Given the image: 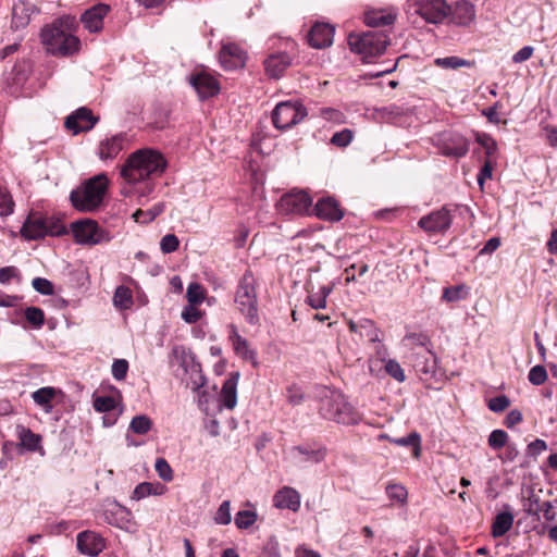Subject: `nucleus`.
I'll use <instances>...</instances> for the list:
<instances>
[{"instance_id": "nucleus-48", "label": "nucleus", "mask_w": 557, "mask_h": 557, "mask_svg": "<svg viewBox=\"0 0 557 557\" xmlns=\"http://www.w3.org/2000/svg\"><path fill=\"white\" fill-rule=\"evenodd\" d=\"M214 521H215V523L222 524V525H226V524L231 523L232 516H231L230 500L222 502V504L220 505V507L218 508V510L215 512Z\"/></svg>"}, {"instance_id": "nucleus-37", "label": "nucleus", "mask_w": 557, "mask_h": 557, "mask_svg": "<svg viewBox=\"0 0 557 557\" xmlns=\"http://www.w3.org/2000/svg\"><path fill=\"white\" fill-rule=\"evenodd\" d=\"M475 141L484 149L486 159L491 161H496L497 157V143L496 140L486 133H476Z\"/></svg>"}, {"instance_id": "nucleus-24", "label": "nucleus", "mask_w": 557, "mask_h": 557, "mask_svg": "<svg viewBox=\"0 0 557 557\" xmlns=\"http://www.w3.org/2000/svg\"><path fill=\"white\" fill-rule=\"evenodd\" d=\"M396 16L393 8L369 9L364 12V23L370 27L391 26L395 23Z\"/></svg>"}, {"instance_id": "nucleus-50", "label": "nucleus", "mask_w": 557, "mask_h": 557, "mask_svg": "<svg viewBox=\"0 0 557 557\" xmlns=\"http://www.w3.org/2000/svg\"><path fill=\"white\" fill-rule=\"evenodd\" d=\"M508 434L503 430H494L488 436V445L493 449H500L506 446Z\"/></svg>"}, {"instance_id": "nucleus-7", "label": "nucleus", "mask_w": 557, "mask_h": 557, "mask_svg": "<svg viewBox=\"0 0 557 557\" xmlns=\"http://www.w3.org/2000/svg\"><path fill=\"white\" fill-rule=\"evenodd\" d=\"M433 144L445 157L460 159L465 157L470 148L469 140L462 135L454 132H443L432 138Z\"/></svg>"}, {"instance_id": "nucleus-42", "label": "nucleus", "mask_w": 557, "mask_h": 557, "mask_svg": "<svg viewBox=\"0 0 557 557\" xmlns=\"http://www.w3.org/2000/svg\"><path fill=\"white\" fill-rule=\"evenodd\" d=\"M434 63L443 69L447 70H456L462 66H470L471 62L465 59H461L459 57H445V58H437L434 60Z\"/></svg>"}, {"instance_id": "nucleus-57", "label": "nucleus", "mask_w": 557, "mask_h": 557, "mask_svg": "<svg viewBox=\"0 0 557 557\" xmlns=\"http://www.w3.org/2000/svg\"><path fill=\"white\" fill-rule=\"evenodd\" d=\"M154 468H156L158 475L163 481L169 482L173 479V471L165 459H163V458L157 459Z\"/></svg>"}, {"instance_id": "nucleus-30", "label": "nucleus", "mask_w": 557, "mask_h": 557, "mask_svg": "<svg viewBox=\"0 0 557 557\" xmlns=\"http://www.w3.org/2000/svg\"><path fill=\"white\" fill-rule=\"evenodd\" d=\"M230 341L232 342L237 356L252 362L253 366L258 364L256 360V351L250 348L248 341L242 337L235 329H233V332L230 335Z\"/></svg>"}, {"instance_id": "nucleus-62", "label": "nucleus", "mask_w": 557, "mask_h": 557, "mask_svg": "<svg viewBox=\"0 0 557 557\" xmlns=\"http://www.w3.org/2000/svg\"><path fill=\"white\" fill-rule=\"evenodd\" d=\"M385 370L398 382H403L405 380L404 371L397 361L388 360L385 364Z\"/></svg>"}, {"instance_id": "nucleus-56", "label": "nucleus", "mask_w": 557, "mask_h": 557, "mask_svg": "<svg viewBox=\"0 0 557 557\" xmlns=\"http://www.w3.org/2000/svg\"><path fill=\"white\" fill-rule=\"evenodd\" d=\"M386 493L392 500L404 503L407 498V491L403 485L389 484L386 487Z\"/></svg>"}, {"instance_id": "nucleus-63", "label": "nucleus", "mask_w": 557, "mask_h": 557, "mask_svg": "<svg viewBox=\"0 0 557 557\" xmlns=\"http://www.w3.org/2000/svg\"><path fill=\"white\" fill-rule=\"evenodd\" d=\"M321 115L326 121L334 122V123H343L345 120L344 114L341 111L333 109V108L321 109Z\"/></svg>"}, {"instance_id": "nucleus-61", "label": "nucleus", "mask_w": 557, "mask_h": 557, "mask_svg": "<svg viewBox=\"0 0 557 557\" xmlns=\"http://www.w3.org/2000/svg\"><path fill=\"white\" fill-rule=\"evenodd\" d=\"M496 161L485 160L476 177L478 184L483 188L484 182L492 177Z\"/></svg>"}, {"instance_id": "nucleus-22", "label": "nucleus", "mask_w": 557, "mask_h": 557, "mask_svg": "<svg viewBox=\"0 0 557 557\" xmlns=\"http://www.w3.org/2000/svg\"><path fill=\"white\" fill-rule=\"evenodd\" d=\"M220 62L225 70L243 67L245 65V53L235 44H227L220 50Z\"/></svg>"}, {"instance_id": "nucleus-9", "label": "nucleus", "mask_w": 557, "mask_h": 557, "mask_svg": "<svg viewBox=\"0 0 557 557\" xmlns=\"http://www.w3.org/2000/svg\"><path fill=\"white\" fill-rule=\"evenodd\" d=\"M72 233L76 243L82 245H97L111 240L110 233L101 228L92 220H82L72 223Z\"/></svg>"}, {"instance_id": "nucleus-13", "label": "nucleus", "mask_w": 557, "mask_h": 557, "mask_svg": "<svg viewBox=\"0 0 557 557\" xmlns=\"http://www.w3.org/2000/svg\"><path fill=\"white\" fill-rule=\"evenodd\" d=\"M449 5L445 0H420V17L438 24L448 17Z\"/></svg>"}, {"instance_id": "nucleus-38", "label": "nucleus", "mask_w": 557, "mask_h": 557, "mask_svg": "<svg viewBox=\"0 0 557 557\" xmlns=\"http://www.w3.org/2000/svg\"><path fill=\"white\" fill-rule=\"evenodd\" d=\"M164 210V205L159 202L149 210L138 209L133 213V218L137 223H149L160 215Z\"/></svg>"}, {"instance_id": "nucleus-17", "label": "nucleus", "mask_w": 557, "mask_h": 557, "mask_svg": "<svg viewBox=\"0 0 557 557\" xmlns=\"http://www.w3.org/2000/svg\"><path fill=\"white\" fill-rule=\"evenodd\" d=\"M190 85L201 99L211 98L220 91L218 81L212 75L205 72L191 75Z\"/></svg>"}, {"instance_id": "nucleus-64", "label": "nucleus", "mask_w": 557, "mask_h": 557, "mask_svg": "<svg viewBox=\"0 0 557 557\" xmlns=\"http://www.w3.org/2000/svg\"><path fill=\"white\" fill-rule=\"evenodd\" d=\"M260 557H281L280 547H278L277 541L270 540L265 544V546H264Z\"/></svg>"}, {"instance_id": "nucleus-1", "label": "nucleus", "mask_w": 557, "mask_h": 557, "mask_svg": "<svg viewBox=\"0 0 557 557\" xmlns=\"http://www.w3.org/2000/svg\"><path fill=\"white\" fill-rule=\"evenodd\" d=\"M75 25V17L62 16L42 28L40 37L47 51L59 57H66L77 52L81 41L73 34Z\"/></svg>"}, {"instance_id": "nucleus-25", "label": "nucleus", "mask_w": 557, "mask_h": 557, "mask_svg": "<svg viewBox=\"0 0 557 557\" xmlns=\"http://www.w3.org/2000/svg\"><path fill=\"white\" fill-rule=\"evenodd\" d=\"M292 58L285 52H277L269 55L264 60L265 73L271 78H280L290 66Z\"/></svg>"}, {"instance_id": "nucleus-16", "label": "nucleus", "mask_w": 557, "mask_h": 557, "mask_svg": "<svg viewBox=\"0 0 557 557\" xmlns=\"http://www.w3.org/2000/svg\"><path fill=\"white\" fill-rule=\"evenodd\" d=\"M448 17L457 26H469L475 20V8L468 0H459L449 7Z\"/></svg>"}, {"instance_id": "nucleus-41", "label": "nucleus", "mask_w": 557, "mask_h": 557, "mask_svg": "<svg viewBox=\"0 0 557 557\" xmlns=\"http://www.w3.org/2000/svg\"><path fill=\"white\" fill-rule=\"evenodd\" d=\"M18 436L22 445L28 450H36L41 441L40 435L33 433L29 429L21 428Z\"/></svg>"}, {"instance_id": "nucleus-29", "label": "nucleus", "mask_w": 557, "mask_h": 557, "mask_svg": "<svg viewBox=\"0 0 557 557\" xmlns=\"http://www.w3.org/2000/svg\"><path fill=\"white\" fill-rule=\"evenodd\" d=\"M308 292V302L313 309H322L326 306V298L332 292L333 287L331 285L324 284H314L310 282L307 286Z\"/></svg>"}, {"instance_id": "nucleus-52", "label": "nucleus", "mask_w": 557, "mask_h": 557, "mask_svg": "<svg viewBox=\"0 0 557 557\" xmlns=\"http://www.w3.org/2000/svg\"><path fill=\"white\" fill-rule=\"evenodd\" d=\"M94 408L98 412H108L115 408V400L110 396H98L94 399Z\"/></svg>"}, {"instance_id": "nucleus-21", "label": "nucleus", "mask_w": 557, "mask_h": 557, "mask_svg": "<svg viewBox=\"0 0 557 557\" xmlns=\"http://www.w3.org/2000/svg\"><path fill=\"white\" fill-rule=\"evenodd\" d=\"M333 36L334 28L331 25L317 23L308 34V42L313 48L322 49L332 45Z\"/></svg>"}, {"instance_id": "nucleus-23", "label": "nucleus", "mask_w": 557, "mask_h": 557, "mask_svg": "<svg viewBox=\"0 0 557 557\" xmlns=\"http://www.w3.org/2000/svg\"><path fill=\"white\" fill-rule=\"evenodd\" d=\"M313 210L319 219L331 222L339 221L344 216V212L338 202L332 197L321 198Z\"/></svg>"}, {"instance_id": "nucleus-53", "label": "nucleus", "mask_w": 557, "mask_h": 557, "mask_svg": "<svg viewBox=\"0 0 557 557\" xmlns=\"http://www.w3.org/2000/svg\"><path fill=\"white\" fill-rule=\"evenodd\" d=\"M26 320L36 327H40L44 324L45 315L41 309L37 307H28L25 310Z\"/></svg>"}, {"instance_id": "nucleus-39", "label": "nucleus", "mask_w": 557, "mask_h": 557, "mask_svg": "<svg viewBox=\"0 0 557 557\" xmlns=\"http://www.w3.org/2000/svg\"><path fill=\"white\" fill-rule=\"evenodd\" d=\"M163 487L161 485L156 486L150 482H143L138 484L132 494V499L140 500L149 495L162 494Z\"/></svg>"}, {"instance_id": "nucleus-14", "label": "nucleus", "mask_w": 557, "mask_h": 557, "mask_svg": "<svg viewBox=\"0 0 557 557\" xmlns=\"http://www.w3.org/2000/svg\"><path fill=\"white\" fill-rule=\"evenodd\" d=\"M451 224V216L446 208L433 211L420 219V228L428 233H444Z\"/></svg>"}, {"instance_id": "nucleus-43", "label": "nucleus", "mask_w": 557, "mask_h": 557, "mask_svg": "<svg viewBox=\"0 0 557 557\" xmlns=\"http://www.w3.org/2000/svg\"><path fill=\"white\" fill-rule=\"evenodd\" d=\"M152 422L146 414H139L132 419L129 429L139 435L148 433L151 429Z\"/></svg>"}, {"instance_id": "nucleus-46", "label": "nucleus", "mask_w": 557, "mask_h": 557, "mask_svg": "<svg viewBox=\"0 0 557 557\" xmlns=\"http://www.w3.org/2000/svg\"><path fill=\"white\" fill-rule=\"evenodd\" d=\"M186 298L189 305H200L205 299V289L197 282H193L186 292Z\"/></svg>"}, {"instance_id": "nucleus-47", "label": "nucleus", "mask_w": 557, "mask_h": 557, "mask_svg": "<svg viewBox=\"0 0 557 557\" xmlns=\"http://www.w3.org/2000/svg\"><path fill=\"white\" fill-rule=\"evenodd\" d=\"M354 135V131L344 128L333 134L331 144L339 148H345L352 141Z\"/></svg>"}, {"instance_id": "nucleus-18", "label": "nucleus", "mask_w": 557, "mask_h": 557, "mask_svg": "<svg viewBox=\"0 0 557 557\" xmlns=\"http://www.w3.org/2000/svg\"><path fill=\"white\" fill-rule=\"evenodd\" d=\"M109 11L110 7L108 4L98 3L82 14L81 22L90 33H97L102 29L103 18Z\"/></svg>"}, {"instance_id": "nucleus-33", "label": "nucleus", "mask_w": 557, "mask_h": 557, "mask_svg": "<svg viewBox=\"0 0 557 557\" xmlns=\"http://www.w3.org/2000/svg\"><path fill=\"white\" fill-rule=\"evenodd\" d=\"M426 339L425 336L420 334V347H423V350H420V358H423V367L420 371L425 375H433L437 369V359L435 354L430 349L429 345L424 342Z\"/></svg>"}, {"instance_id": "nucleus-19", "label": "nucleus", "mask_w": 557, "mask_h": 557, "mask_svg": "<svg viewBox=\"0 0 557 557\" xmlns=\"http://www.w3.org/2000/svg\"><path fill=\"white\" fill-rule=\"evenodd\" d=\"M104 547V540L92 531H83L77 535V548L82 554L97 556Z\"/></svg>"}, {"instance_id": "nucleus-32", "label": "nucleus", "mask_w": 557, "mask_h": 557, "mask_svg": "<svg viewBox=\"0 0 557 557\" xmlns=\"http://www.w3.org/2000/svg\"><path fill=\"white\" fill-rule=\"evenodd\" d=\"M513 524V515L509 511H503L495 516L492 528L491 535L494 539H498L504 536Z\"/></svg>"}, {"instance_id": "nucleus-51", "label": "nucleus", "mask_w": 557, "mask_h": 557, "mask_svg": "<svg viewBox=\"0 0 557 557\" xmlns=\"http://www.w3.org/2000/svg\"><path fill=\"white\" fill-rule=\"evenodd\" d=\"M14 202L10 193L0 188V215L7 216L13 212Z\"/></svg>"}, {"instance_id": "nucleus-20", "label": "nucleus", "mask_w": 557, "mask_h": 557, "mask_svg": "<svg viewBox=\"0 0 557 557\" xmlns=\"http://www.w3.org/2000/svg\"><path fill=\"white\" fill-rule=\"evenodd\" d=\"M36 12L38 10L30 1H16L12 8V28L15 30L25 28L29 24L32 15Z\"/></svg>"}, {"instance_id": "nucleus-10", "label": "nucleus", "mask_w": 557, "mask_h": 557, "mask_svg": "<svg viewBox=\"0 0 557 557\" xmlns=\"http://www.w3.org/2000/svg\"><path fill=\"white\" fill-rule=\"evenodd\" d=\"M173 360L178 363L185 371L190 370L193 377L191 389L197 392L203 386L205 377L201 374L199 364L195 363L194 356L190 350L184 346H175L172 350Z\"/></svg>"}, {"instance_id": "nucleus-60", "label": "nucleus", "mask_w": 557, "mask_h": 557, "mask_svg": "<svg viewBox=\"0 0 557 557\" xmlns=\"http://www.w3.org/2000/svg\"><path fill=\"white\" fill-rule=\"evenodd\" d=\"M128 370V362L125 359H116L112 364V375L115 380H124Z\"/></svg>"}, {"instance_id": "nucleus-58", "label": "nucleus", "mask_w": 557, "mask_h": 557, "mask_svg": "<svg viewBox=\"0 0 557 557\" xmlns=\"http://www.w3.org/2000/svg\"><path fill=\"white\" fill-rule=\"evenodd\" d=\"M182 319L187 323H196L201 319V311L197 309V305H189L182 311Z\"/></svg>"}, {"instance_id": "nucleus-54", "label": "nucleus", "mask_w": 557, "mask_h": 557, "mask_svg": "<svg viewBox=\"0 0 557 557\" xmlns=\"http://www.w3.org/2000/svg\"><path fill=\"white\" fill-rule=\"evenodd\" d=\"M180 245V240L174 234H166L161 238L160 248L163 253L174 252Z\"/></svg>"}, {"instance_id": "nucleus-15", "label": "nucleus", "mask_w": 557, "mask_h": 557, "mask_svg": "<svg viewBox=\"0 0 557 557\" xmlns=\"http://www.w3.org/2000/svg\"><path fill=\"white\" fill-rule=\"evenodd\" d=\"M21 234L28 240H36L47 235L46 218L44 213L33 211L25 220Z\"/></svg>"}, {"instance_id": "nucleus-59", "label": "nucleus", "mask_w": 557, "mask_h": 557, "mask_svg": "<svg viewBox=\"0 0 557 557\" xmlns=\"http://www.w3.org/2000/svg\"><path fill=\"white\" fill-rule=\"evenodd\" d=\"M542 502H540V498L532 494L523 504L524 511L528 515L535 516L536 520L540 519V505Z\"/></svg>"}, {"instance_id": "nucleus-55", "label": "nucleus", "mask_w": 557, "mask_h": 557, "mask_svg": "<svg viewBox=\"0 0 557 557\" xmlns=\"http://www.w3.org/2000/svg\"><path fill=\"white\" fill-rule=\"evenodd\" d=\"M510 406V400L506 395H499L488 400L487 407L493 412H503Z\"/></svg>"}, {"instance_id": "nucleus-44", "label": "nucleus", "mask_w": 557, "mask_h": 557, "mask_svg": "<svg viewBox=\"0 0 557 557\" xmlns=\"http://www.w3.org/2000/svg\"><path fill=\"white\" fill-rule=\"evenodd\" d=\"M46 218V228L47 235L50 236H61L66 234V230L62 224V221L59 216L45 214Z\"/></svg>"}, {"instance_id": "nucleus-4", "label": "nucleus", "mask_w": 557, "mask_h": 557, "mask_svg": "<svg viewBox=\"0 0 557 557\" xmlns=\"http://www.w3.org/2000/svg\"><path fill=\"white\" fill-rule=\"evenodd\" d=\"M108 184L109 181L104 173L89 178L82 188L71 193L70 200L73 207L83 212L96 210L103 200Z\"/></svg>"}, {"instance_id": "nucleus-31", "label": "nucleus", "mask_w": 557, "mask_h": 557, "mask_svg": "<svg viewBox=\"0 0 557 557\" xmlns=\"http://www.w3.org/2000/svg\"><path fill=\"white\" fill-rule=\"evenodd\" d=\"M349 330L358 333L361 337H366L371 342L379 341V330L375 327L373 321L369 319H361L358 321L350 320Z\"/></svg>"}, {"instance_id": "nucleus-11", "label": "nucleus", "mask_w": 557, "mask_h": 557, "mask_svg": "<svg viewBox=\"0 0 557 557\" xmlns=\"http://www.w3.org/2000/svg\"><path fill=\"white\" fill-rule=\"evenodd\" d=\"M312 199L304 191H293L284 195L280 202L278 208L286 214H304L311 207Z\"/></svg>"}, {"instance_id": "nucleus-27", "label": "nucleus", "mask_w": 557, "mask_h": 557, "mask_svg": "<svg viewBox=\"0 0 557 557\" xmlns=\"http://www.w3.org/2000/svg\"><path fill=\"white\" fill-rule=\"evenodd\" d=\"M125 135L116 134L100 141L98 154L101 160L114 159L124 148Z\"/></svg>"}, {"instance_id": "nucleus-3", "label": "nucleus", "mask_w": 557, "mask_h": 557, "mask_svg": "<svg viewBox=\"0 0 557 557\" xmlns=\"http://www.w3.org/2000/svg\"><path fill=\"white\" fill-rule=\"evenodd\" d=\"M317 397L320 400L319 412L323 418L347 425L360 420L359 412L341 392L321 386L317 389Z\"/></svg>"}, {"instance_id": "nucleus-36", "label": "nucleus", "mask_w": 557, "mask_h": 557, "mask_svg": "<svg viewBox=\"0 0 557 557\" xmlns=\"http://www.w3.org/2000/svg\"><path fill=\"white\" fill-rule=\"evenodd\" d=\"M57 391L53 387H41L33 393L34 401L41 406L44 410L49 413L52 410V399Z\"/></svg>"}, {"instance_id": "nucleus-12", "label": "nucleus", "mask_w": 557, "mask_h": 557, "mask_svg": "<svg viewBox=\"0 0 557 557\" xmlns=\"http://www.w3.org/2000/svg\"><path fill=\"white\" fill-rule=\"evenodd\" d=\"M98 122L90 109L82 107L65 119L64 126L74 135L90 131Z\"/></svg>"}, {"instance_id": "nucleus-2", "label": "nucleus", "mask_w": 557, "mask_h": 557, "mask_svg": "<svg viewBox=\"0 0 557 557\" xmlns=\"http://www.w3.org/2000/svg\"><path fill=\"white\" fill-rule=\"evenodd\" d=\"M166 168V161L161 152L150 148L133 152L121 170L122 177L131 184L160 176Z\"/></svg>"}, {"instance_id": "nucleus-35", "label": "nucleus", "mask_w": 557, "mask_h": 557, "mask_svg": "<svg viewBox=\"0 0 557 557\" xmlns=\"http://www.w3.org/2000/svg\"><path fill=\"white\" fill-rule=\"evenodd\" d=\"M470 287L463 283L443 289L442 299L446 302L465 300L469 296Z\"/></svg>"}, {"instance_id": "nucleus-34", "label": "nucleus", "mask_w": 557, "mask_h": 557, "mask_svg": "<svg viewBox=\"0 0 557 557\" xmlns=\"http://www.w3.org/2000/svg\"><path fill=\"white\" fill-rule=\"evenodd\" d=\"M290 454L298 463H319L324 458L323 451L309 449L308 447L304 446L293 447Z\"/></svg>"}, {"instance_id": "nucleus-40", "label": "nucleus", "mask_w": 557, "mask_h": 557, "mask_svg": "<svg viewBox=\"0 0 557 557\" xmlns=\"http://www.w3.org/2000/svg\"><path fill=\"white\" fill-rule=\"evenodd\" d=\"M113 304L119 309H128L133 305L132 292L128 287L119 286L113 296Z\"/></svg>"}, {"instance_id": "nucleus-28", "label": "nucleus", "mask_w": 557, "mask_h": 557, "mask_svg": "<svg viewBox=\"0 0 557 557\" xmlns=\"http://www.w3.org/2000/svg\"><path fill=\"white\" fill-rule=\"evenodd\" d=\"M273 503L280 509L297 511L300 507V495L296 490L285 486L275 493Z\"/></svg>"}, {"instance_id": "nucleus-49", "label": "nucleus", "mask_w": 557, "mask_h": 557, "mask_svg": "<svg viewBox=\"0 0 557 557\" xmlns=\"http://www.w3.org/2000/svg\"><path fill=\"white\" fill-rule=\"evenodd\" d=\"M530 383L533 385H542L547 380V371L544 366L537 364L531 368L528 374Z\"/></svg>"}, {"instance_id": "nucleus-8", "label": "nucleus", "mask_w": 557, "mask_h": 557, "mask_svg": "<svg viewBox=\"0 0 557 557\" xmlns=\"http://www.w3.org/2000/svg\"><path fill=\"white\" fill-rule=\"evenodd\" d=\"M235 304L249 324L259 323L257 294L252 282L244 281L240 283L236 292Z\"/></svg>"}, {"instance_id": "nucleus-45", "label": "nucleus", "mask_w": 557, "mask_h": 557, "mask_svg": "<svg viewBox=\"0 0 557 557\" xmlns=\"http://www.w3.org/2000/svg\"><path fill=\"white\" fill-rule=\"evenodd\" d=\"M257 521V513L253 510H240L235 516V524L238 529L250 528Z\"/></svg>"}, {"instance_id": "nucleus-5", "label": "nucleus", "mask_w": 557, "mask_h": 557, "mask_svg": "<svg viewBox=\"0 0 557 557\" xmlns=\"http://www.w3.org/2000/svg\"><path fill=\"white\" fill-rule=\"evenodd\" d=\"M391 39L385 32L369 30L362 34H350L348 44L350 49L362 55L364 62L370 58L384 53Z\"/></svg>"}, {"instance_id": "nucleus-26", "label": "nucleus", "mask_w": 557, "mask_h": 557, "mask_svg": "<svg viewBox=\"0 0 557 557\" xmlns=\"http://www.w3.org/2000/svg\"><path fill=\"white\" fill-rule=\"evenodd\" d=\"M239 373H232L223 383L219 401L226 409H234L237 404V384Z\"/></svg>"}, {"instance_id": "nucleus-6", "label": "nucleus", "mask_w": 557, "mask_h": 557, "mask_svg": "<svg viewBox=\"0 0 557 557\" xmlns=\"http://www.w3.org/2000/svg\"><path fill=\"white\" fill-rule=\"evenodd\" d=\"M307 115L306 108L298 101H283L272 112V122L277 129H288Z\"/></svg>"}]
</instances>
